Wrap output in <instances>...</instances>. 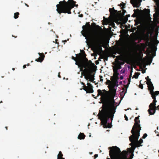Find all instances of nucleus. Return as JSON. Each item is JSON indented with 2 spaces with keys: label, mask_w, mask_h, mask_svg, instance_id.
Instances as JSON below:
<instances>
[{
  "label": "nucleus",
  "mask_w": 159,
  "mask_h": 159,
  "mask_svg": "<svg viewBox=\"0 0 159 159\" xmlns=\"http://www.w3.org/2000/svg\"><path fill=\"white\" fill-rule=\"evenodd\" d=\"M100 104L102 103L101 107L102 110L100 111V124L102 125L104 128H111L112 125L107 121L110 118L112 120L114 114L116 112V107L111 102L108 94L106 93L102 92L100 90Z\"/></svg>",
  "instance_id": "obj_1"
},
{
  "label": "nucleus",
  "mask_w": 159,
  "mask_h": 159,
  "mask_svg": "<svg viewBox=\"0 0 159 159\" xmlns=\"http://www.w3.org/2000/svg\"><path fill=\"white\" fill-rule=\"evenodd\" d=\"M89 23L87 22L82 28L85 34L89 35L91 45L95 57L97 55H99V26L94 22L91 25Z\"/></svg>",
  "instance_id": "obj_2"
},
{
  "label": "nucleus",
  "mask_w": 159,
  "mask_h": 159,
  "mask_svg": "<svg viewBox=\"0 0 159 159\" xmlns=\"http://www.w3.org/2000/svg\"><path fill=\"white\" fill-rule=\"evenodd\" d=\"M82 55L79 54L80 57L78 58V62L76 64L80 67L83 71V74L87 80L89 79L90 81L94 80V75L97 70V66L91 60L88 61L86 57V55L84 51Z\"/></svg>",
  "instance_id": "obj_3"
},
{
  "label": "nucleus",
  "mask_w": 159,
  "mask_h": 159,
  "mask_svg": "<svg viewBox=\"0 0 159 159\" xmlns=\"http://www.w3.org/2000/svg\"><path fill=\"white\" fill-rule=\"evenodd\" d=\"M76 2L73 0H68L67 2L65 0L60 1L59 4L56 5L57 11L58 13L61 14V13L71 14L70 10L75 5Z\"/></svg>",
  "instance_id": "obj_4"
},
{
  "label": "nucleus",
  "mask_w": 159,
  "mask_h": 159,
  "mask_svg": "<svg viewBox=\"0 0 159 159\" xmlns=\"http://www.w3.org/2000/svg\"><path fill=\"white\" fill-rule=\"evenodd\" d=\"M108 149L110 150L109 155L111 158H107V159H118L120 154L122 157L127 158V152L125 150L121 152L120 149L116 146L109 147Z\"/></svg>",
  "instance_id": "obj_5"
},
{
  "label": "nucleus",
  "mask_w": 159,
  "mask_h": 159,
  "mask_svg": "<svg viewBox=\"0 0 159 159\" xmlns=\"http://www.w3.org/2000/svg\"><path fill=\"white\" fill-rule=\"evenodd\" d=\"M132 135L129 137V141L131 142L132 141H134L135 142V146H134V149L136 147H139L142 146L141 144L143 143V140L141 139L139 141H138L139 137L140 136V132L139 134L137 133V132H134L133 133H131Z\"/></svg>",
  "instance_id": "obj_6"
},
{
  "label": "nucleus",
  "mask_w": 159,
  "mask_h": 159,
  "mask_svg": "<svg viewBox=\"0 0 159 159\" xmlns=\"http://www.w3.org/2000/svg\"><path fill=\"white\" fill-rule=\"evenodd\" d=\"M140 116L136 117L134 119L135 123L133 125L132 130L131 131V133H133L134 132H137V133L139 134L140 130L141 129V127L139 124L140 122L139 117Z\"/></svg>",
  "instance_id": "obj_7"
},
{
  "label": "nucleus",
  "mask_w": 159,
  "mask_h": 159,
  "mask_svg": "<svg viewBox=\"0 0 159 159\" xmlns=\"http://www.w3.org/2000/svg\"><path fill=\"white\" fill-rule=\"evenodd\" d=\"M102 30V27L100 26V59L101 58V56H103V53L104 51V50L103 51L102 47L105 48V49H107V48L108 46V43L106 41L102 42V41L101 35Z\"/></svg>",
  "instance_id": "obj_8"
},
{
  "label": "nucleus",
  "mask_w": 159,
  "mask_h": 159,
  "mask_svg": "<svg viewBox=\"0 0 159 159\" xmlns=\"http://www.w3.org/2000/svg\"><path fill=\"white\" fill-rule=\"evenodd\" d=\"M86 80H88V83H87V86H86L85 84L83 82H81V84L83 85V89L87 93H90L93 92V86L92 84L88 82L89 81L91 82L89 80V79Z\"/></svg>",
  "instance_id": "obj_9"
},
{
  "label": "nucleus",
  "mask_w": 159,
  "mask_h": 159,
  "mask_svg": "<svg viewBox=\"0 0 159 159\" xmlns=\"http://www.w3.org/2000/svg\"><path fill=\"white\" fill-rule=\"evenodd\" d=\"M156 102L154 104L153 102L151 103L149 105V109L148 110V111L150 115H152L155 114L156 110H159V105L157 106H156Z\"/></svg>",
  "instance_id": "obj_10"
},
{
  "label": "nucleus",
  "mask_w": 159,
  "mask_h": 159,
  "mask_svg": "<svg viewBox=\"0 0 159 159\" xmlns=\"http://www.w3.org/2000/svg\"><path fill=\"white\" fill-rule=\"evenodd\" d=\"M150 90V93L151 95L152 98L153 99V103L154 104L155 102H157V101L156 100V96L159 94V91H153V89L152 90L151 89H149Z\"/></svg>",
  "instance_id": "obj_11"
},
{
  "label": "nucleus",
  "mask_w": 159,
  "mask_h": 159,
  "mask_svg": "<svg viewBox=\"0 0 159 159\" xmlns=\"http://www.w3.org/2000/svg\"><path fill=\"white\" fill-rule=\"evenodd\" d=\"M103 57L107 59L108 57H111L114 58L116 56L112 54L111 52H109L107 49H104L103 53Z\"/></svg>",
  "instance_id": "obj_12"
},
{
  "label": "nucleus",
  "mask_w": 159,
  "mask_h": 159,
  "mask_svg": "<svg viewBox=\"0 0 159 159\" xmlns=\"http://www.w3.org/2000/svg\"><path fill=\"white\" fill-rule=\"evenodd\" d=\"M147 31L146 33L145 37H144L143 40H146L147 42V43L148 44H150V43L149 42V34L151 33V29L150 27L147 28Z\"/></svg>",
  "instance_id": "obj_13"
},
{
  "label": "nucleus",
  "mask_w": 159,
  "mask_h": 159,
  "mask_svg": "<svg viewBox=\"0 0 159 159\" xmlns=\"http://www.w3.org/2000/svg\"><path fill=\"white\" fill-rule=\"evenodd\" d=\"M109 11L110 12L111 15L113 17H116L117 15L118 14L120 13L121 11H118L117 10H115L114 9V7H113L112 8H110L109 9Z\"/></svg>",
  "instance_id": "obj_14"
},
{
  "label": "nucleus",
  "mask_w": 159,
  "mask_h": 159,
  "mask_svg": "<svg viewBox=\"0 0 159 159\" xmlns=\"http://www.w3.org/2000/svg\"><path fill=\"white\" fill-rule=\"evenodd\" d=\"M38 54L40 56V57H39L38 59H36L35 61L37 62H41L43 60L45 57V55H44L43 53H39Z\"/></svg>",
  "instance_id": "obj_15"
},
{
  "label": "nucleus",
  "mask_w": 159,
  "mask_h": 159,
  "mask_svg": "<svg viewBox=\"0 0 159 159\" xmlns=\"http://www.w3.org/2000/svg\"><path fill=\"white\" fill-rule=\"evenodd\" d=\"M147 82L146 83L148 85V89H154V87L153 86V84L151 81V79H149L148 80H147Z\"/></svg>",
  "instance_id": "obj_16"
},
{
  "label": "nucleus",
  "mask_w": 159,
  "mask_h": 159,
  "mask_svg": "<svg viewBox=\"0 0 159 159\" xmlns=\"http://www.w3.org/2000/svg\"><path fill=\"white\" fill-rule=\"evenodd\" d=\"M144 14L145 16L148 18H151L150 11L149 9H145L143 10Z\"/></svg>",
  "instance_id": "obj_17"
},
{
  "label": "nucleus",
  "mask_w": 159,
  "mask_h": 159,
  "mask_svg": "<svg viewBox=\"0 0 159 159\" xmlns=\"http://www.w3.org/2000/svg\"><path fill=\"white\" fill-rule=\"evenodd\" d=\"M103 20H102V24L104 25H107L110 22V20L107 18H105L104 16L103 17Z\"/></svg>",
  "instance_id": "obj_18"
},
{
  "label": "nucleus",
  "mask_w": 159,
  "mask_h": 159,
  "mask_svg": "<svg viewBox=\"0 0 159 159\" xmlns=\"http://www.w3.org/2000/svg\"><path fill=\"white\" fill-rule=\"evenodd\" d=\"M139 9L136 10L134 9V13L132 15V16L133 17H136L139 14Z\"/></svg>",
  "instance_id": "obj_19"
},
{
  "label": "nucleus",
  "mask_w": 159,
  "mask_h": 159,
  "mask_svg": "<svg viewBox=\"0 0 159 159\" xmlns=\"http://www.w3.org/2000/svg\"><path fill=\"white\" fill-rule=\"evenodd\" d=\"M85 137V135L83 133H80L79 134L78 138L79 139H84Z\"/></svg>",
  "instance_id": "obj_20"
},
{
  "label": "nucleus",
  "mask_w": 159,
  "mask_h": 159,
  "mask_svg": "<svg viewBox=\"0 0 159 159\" xmlns=\"http://www.w3.org/2000/svg\"><path fill=\"white\" fill-rule=\"evenodd\" d=\"M118 69L116 67L113 68V71L114 72V75L118 76L119 75V73L118 72Z\"/></svg>",
  "instance_id": "obj_21"
},
{
  "label": "nucleus",
  "mask_w": 159,
  "mask_h": 159,
  "mask_svg": "<svg viewBox=\"0 0 159 159\" xmlns=\"http://www.w3.org/2000/svg\"><path fill=\"white\" fill-rule=\"evenodd\" d=\"M126 88V91L125 92H124V90H125V88H123V90L121 92H120V95L121 96H124L125 94L126 93V91H127V87H125Z\"/></svg>",
  "instance_id": "obj_22"
},
{
  "label": "nucleus",
  "mask_w": 159,
  "mask_h": 159,
  "mask_svg": "<svg viewBox=\"0 0 159 159\" xmlns=\"http://www.w3.org/2000/svg\"><path fill=\"white\" fill-rule=\"evenodd\" d=\"M116 50L117 51V53L119 55L121 54L122 53V51H121L120 48H117L116 49Z\"/></svg>",
  "instance_id": "obj_23"
},
{
  "label": "nucleus",
  "mask_w": 159,
  "mask_h": 159,
  "mask_svg": "<svg viewBox=\"0 0 159 159\" xmlns=\"http://www.w3.org/2000/svg\"><path fill=\"white\" fill-rule=\"evenodd\" d=\"M63 156V154L61 151L59 152V153L57 155V159H59L60 158L62 157Z\"/></svg>",
  "instance_id": "obj_24"
},
{
  "label": "nucleus",
  "mask_w": 159,
  "mask_h": 159,
  "mask_svg": "<svg viewBox=\"0 0 159 159\" xmlns=\"http://www.w3.org/2000/svg\"><path fill=\"white\" fill-rule=\"evenodd\" d=\"M19 13L18 12H16L14 14V18L15 19H17L19 16Z\"/></svg>",
  "instance_id": "obj_25"
},
{
  "label": "nucleus",
  "mask_w": 159,
  "mask_h": 159,
  "mask_svg": "<svg viewBox=\"0 0 159 159\" xmlns=\"http://www.w3.org/2000/svg\"><path fill=\"white\" fill-rule=\"evenodd\" d=\"M119 6L121 7V9H122L125 8V4L123 3L120 4Z\"/></svg>",
  "instance_id": "obj_26"
},
{
  "label": "nucleus",
  "mask_w": 159,
  "mask_h": 159,
  "mask_svg": "<svg viewBox=\"0 0 159 159\" xmlns=\"http://www.w3.org/2000/svg\"><path fill=\"white\" fill-rule=\"evenodd\" d=\"M139 74L138 72H136L134 75V77L135 79H137L138 78Z\"/></svg>",
  "instance_id": "obj_27"
},
{
  "label": "nucleus",
  "mask_w": 159,
  "mask_h": 159,
  "mask_svg": "<svg viewBox=\"0 0 159 159\" xmlns=\"http://www.w3.org/2000/svg\"><path fill=\"white\" fill-rule=\"evenodd\" d=\"M111 91L113 94L115 95L116 92V90L114 89L113 87L111 89Z\"/></svg>",
  "instance_id": "obj_28"
},
{
  "label": "nucleus",
  "mask_w": 159,
  "mask_h": 159,
  "mask_svg": "<svg viewBox=\"0 0 159 159\" xmlns=\"http://www.w3.org/2000/svg\"><path fill=\"white\" fill-rule=\"evenodd\" d=\"M134 141H132V142H131V143H130L129 145L132 146V148L134 149V146H135V142H134Z\"/></svg>",
  "instance_id": "obj_29"
},
{
  "label": "nucleus",
  "mask_w": 159,
  "mask_h": 159,
  "mask_svg": "<svg viewBox=\"0 0 159 159\" xmlns=\"http://www.w3.org/2000/svg\"><path fill=\"white\" fill-rule=\"evenodd\" d=\"M128 81L129 83L127 85H125V87H127V88H128L129 84H130V77L129 78H128Z\"/></svg>",
  "instance_id": "obj_30"
},
{
  "label": "nucleus",
  "mask_w": 159,
  "mask_h": 159,
  "mask_svg": "<svg viewBox=\"0 0 159 159\" xmlns=\"http://www.w3.org/2000/svg\"><path fill=\"white\" fill-rule=\"evenodd\" d=\"M98 92V94H97V96L96 97H94V95H93V97H94V98H96L98 96H99V89L98 90H97Z\"/></svg>",
  "instance_id": "obj_31"
},
{
  "label": "nucleus",
  "mask_w": 159,
  "mask_h": 159,
  "mask_svg": "<svg viewBox=\"0 0 159 159\" xmlns=\"http://www.w3.org/2000/svg\"><path fill=\"white\" fill-rule=\"evenodd\" d=\"M141 80L140 81V84L139 85V87L140 88H141V89H143V85L141 84Z\"/></svg>",
  "instance_id": "obj_32"
},
{
  "label": "nucleus",
  "mask_w": 159,
  "mask_h": 159,
  "mask_svg": "<svg viewBox=\"0 0 159 159\" xmlns=\"http://www.w3.org/2000/svg\"><path fill=\"white\" fill-rule=\"evenodd\" d=\"M116 57V58L117 59L120 60H122V59L121 57H120V56H117Z\"/></svg>",
  "instance_id": "obj_33"
},
{
  "label": "nucleus",
  "mask_w": 159,
  "mask_h": 159,
  "mask_svg": "<svg viewBox=\"0 0 159 159\" xmlns=\"http://www.w3.org/2000/svg\"><path fill=\"white\" fill-rule=\"evenodd\" d=\"M110 25L112 27L115 28V24L114 22H111V24H110Z\"/></svg>",
  "instance_id": "obj_34"
},
{
  "label": "nucleus",
  "mask_w": 159,
  "mask_h": 159,
  "mask_svg": "<svg viewBox=\"0 0 159 159\" xmlns=\"http://www.w3.org/2000/svg\"><path fill=\"white\" fill-rule=\"evenodd\" d=\"M132 50V48H129L128 49V51H127V52L130 53L131 52Z\"/></svg>",
  "instance_id": "obj_35"
},
{
  "label": "nucleus",
  "mask_w": 159,
  "mask_h": 159,
  "mask_svg": "<svg viewBox=\"0 0 159 159\" xmlns=\"http://www.w3.org/2000/svg\"><path fill=\"white\" fill-rule=\"evenodd\" d=\"M126 12V10H124V9H123V10H122V12L121 13V15L122 16H124V14L125 12Z\"/></svg>",
  "instance_id": "obj_36"
},
{
  "label": "nucleus",
  "mask_w": 159,
  "mask_h": 159,
  "mask_svg": "<svg viewBox=\"0 0 159 159\" xmlns=\"http://www.w3.org/2000/svg\"><path fill=\"white\" fill-rule=\"evenodd\" d=\"M147 136V134L145 133L143 135V136L142 137V138L143 139H145V138Z\"/></svg>",
  "instance_id": "obj_37"
},
{
  "label": "nucleus",
  "mask_w": 159,
  "mask_h": 159,
  "mask_svg": "<svg viewBox=\"0 0 159 159\" xmlns=\"http://www.w3.org/2000/svg\"><path fill=\"white\" fill-rule=\"evenodd\" d=\"M99 57L98 58V60L95 61V63L96 65H98L99 64Z\"/></svg>",
  "instance_id": "obj_38"
},
{
  "label": "nucleus",
  "mask_w": 159,
  "mask_h": 159,
  "mask_svg": "<svg viewBox=\"0 0 159 159\" xmlns=\"http://www.w3.org/2000/svg\"><path fill=\"white\" fill-rule=\"evenodd\" d=\"M112 54H113L114 55H116L117 53V51L116 50H114L112 52H111Z\"/></svg>",
  "instance_id": "obj_39"
},
{
  "label": "nucleus",
  "mask_w": 159,
  "mask_h": 159,
  "mask_svg": "<svg viewBox=\"0 0 159 159\" xmlns=\"http://www.w3.org/2000/svg\"><path fill=\"white\" fill-rule=\"evenodd\" d=\"M125 120L127 121L128 120V118L126 116V115H125Z\"/></svg>",
  "instance_id": "obj_40"
},
{
  "label": "nucleus",
  "mask_w": 159,
  "mask_h": 159,
  "mask_svg": "<svg viewBox=\"0 0 159 159\" xmlns=\"http://www.w3.org/2000/svg\"><path fill=\"white\" fill-rule=\"evenodd\" d=\"M148 60L149 62V64H150L152 63V59H149Z\"/></svg>",
  "instance_id": "obj_41"
},
{
  "label": "nucleus",
  "mask_w": 159,
  "mask_h": 159,
  "mask_svg": "<svg viewBox=\"0 0 159 159\" xmlns=\"http://www.w3.org/2000/svg\"><path fill=\"white\" fill-rule=\"evenodd\" d=\"M102 76L100 75V81H102L103 79H102Z\"/></svg>",
  "instance_id": "obj_42"
},
{
  "label": "nucleus",
  "mask_w": 159,
  "mask_h": 159,
  "mask_svg": "<svg viewBox=\"0 0 159 159\" xmlns=\"http://www.w3.org/2000/svg\"><path fill=\"white\" fill-rule=\"evenodd\" d=\"M130 16V15L129 14H128V15H127L126 16V17H127V20H128V17H129Z\"/></svg>",
  "instance_id": "obj_43"
},
{
  "label": "nucleus",
  "mask_w": 159,
  "mask_h": 159,
  "mask_svg": "<svg viewBox=\"0 0 159 159\" xmlns=\"http://www.w3.org/2000/svg\"><path fill=\"white\" fill-rule=\"evenodd\" d=\"M97 116L98 117V119H99V111L98 112V114Z\"/></svg>",
  "instance_id": "obj_44"
},
{
  "label": "nucleus",
  "mask_w": 159,
  "mask_h": 159,
  "mask_svg": "<svg viewBox=\"0 0 159 159\" xmlns=\"http://www.w3.org/2000/svg\"><path fill=\"white\" fill-rule=\"evenodd\" d=\"M98 154H95L94 155V157H95V158H96L98 157Z\"/></svg>",
  "instance_id": "obj_45"
},
{
  "label": "nucleus",
  "mask_w": 159,
  "mask_h": 159,
  "mask_svg": "<svg viewBox=\"0 0 159 159\" xmlns=\"http://www.w3.org/2000/svg\"><path fill=\"white\" fill-rule=\"evenodd\" d=\"M126 158H125L124 157H121V158H120V157L118 159H126Z\"/></svg>",
  "instance_id": "obj_46"
},
{
  "label": "nucleus",
  "mask_w": 159,
  "mask_h": 159,
  "mask_svg": "<svg viewBox=\"0 0 159 159\" xmlns=\"http://www.w3.org/2000/svg\"><path fill=\"white\" fill-rule=\"evenodd\" d=\"M26 65H24L23 66V68L24 69L26 67Z\"/></svg>",
  "instance_id": "obj_47"
},
{
  "label": "nucleus",
  "mask_w": 159,
  "mask_h": 159,
  "mask_svg": "<svg viewBox=\"0 0 159 159\" xmlns=\"http://www.w3.org/2000/svg\"><path fill=\"white\" fill-rule=\"evenodd\" d=\"M149 79V76H147L146 77L145 79L146 80H148V79Z\"/></svg>",
  "instance_id": "obj_48"
},
{
  "label": "nucleus",
  "mask_w": 159,
  "mask_h": 159,
  "mask_svg": "<svg viewBox=\"0 0 159 159\" xmlns=\"http://www.w3.org/2000/svg\"><path fill=\"white\" fill-rule=\"evenodd\" d=\"M58 77L60 78H61V75H60V73H59V74H58Z\"/></svg>",
  "instance_id": "obj_49"
},
{
  "label": "nucleus",
  "mask_w": 159,
  "mask_h": 159,
  "mask_svg": "<svg viewBox=\"0 0 159 159\" xmlns=\"http://www.w3.org/2000/svg\"><path fill=\"white\" fill-rule=\"evenodd\" d=\"M155 132L156 134H159V133H158V132L156 130L155 131Z\"/></svg>",
  "instance_id": "obj_50"
},
{
  "label": "nucleus",
  "mask_w": 159,
  "mask_h": 159,
  "mask_svg": "<svg viewBox=\"0 0 159 159\" xmlns=\"http://www.w3.org/2000/svg\"><path fill=\"white\" fill-rule=\"evenodd\" d=\"M72 59L74 60H75V57H74L72 56Z\"/></svg>",
  "instance_id": "obj_51"
},
{
  "label": "nucleus",
  "mask_w": 159,
  "mask_h": 159,
  "mask_svg": "<svg viewBox=\"0 0 159 159\" xmlns=\"http://www.w3.org/2000/svg\"><path fill=\"white\" fill-rule=\"evenodd\" d=\"M25 6H26L27 7H29V6L28 4H27L26 3H25Z\"/></svg>",
  "instance_id": "obj_52"
},
{
  "label": "nucleus",
  "mask_w": 159,
  "mask_h": 159,
  "mask_svg": "<svg viewBox=\"0 0 159 159\" xmlns=\"http://www.w3.org/2000/svg\"><path fill=\"white\" fill-rule=\"evenodd\" d=\"M120 79L121 80H122L123 79V77L122 76H120Z\"/></svg>",
  "instance_id": "obj_53"
},
{
  "label": "nucleus",
  "mask_w": 159,
  "mask_h": 159,
  "mask_svg": "<svg viewBox=\"0 0 159 159\" xmlns=\"http://www.w3.org/2000/svg\"><path fill=\"white\" fill-rule=\"evenodd\" d=\"M124 64V62H121L120 63V64L121 65H123Z\"/></svg>",
  "instance_id": "obj_54"
},
{
  "label": "nucleus",
  "mask_w": 159,
  "mask_h": 159,
  "mask_svg": "<svg viewBox=\"0 0 159 159\" xmlns=\"http://www.w3.org/2000/svg\"><path fill=\"white\" fill-rule=\"evenodd\" d=\"M156 48V47H155L154 46H153V47H152V48L154 49V48Z\"/></svg>",
  "instance_id": "obj_55"
},
{
  "label": "nucleus",
  "mask_w": 159,
  "mask_h": 159,
  "mask_svg": "<svg viewBox=\"0 0 159 159\" xmlns=\"http://www.w3.org/2000/svg\"><path fill=\"white\" fill-rule=\"evenodd\" d=\"M141 39H140V40H139V42H138V43H140V42L141 41Z\"/></svg>",
  "instance_id": "obj_56"
},
{
  "label": "nucleus",
  "mask_w": 159,
  "mask_h": 159,
  "mask_svg": "<svg viewBox=\"0 0 159 159\" xmlns=\"http://www.w3.org/2000/svg\"><path fill=\"white\" fill-rule=\"evenodd\" d=\"M145 72V71H142V73H144Z\"/></svg>",
  "instance_id": "obj_57"
},
{
  "label": "nucleus",
  "mask_w": 159,
  "mask_h": 159,
  "mask_svg": "<svg viewBox=\"0 0 159 159\" xmlns=\"http://www.w3.org/2000/svg\"><path fill=\"white\" fill-rule=\"evenodd\" d=\"M12 36L13 37H14L15 38H16L17 37V36H14L13 35H12Z\"/></svg>",
  "instance_id": "obj_58"
},
{
  "label": "nucleus",
  "mask_w": 159,
  "mask_h": 159,
  "mask_svg": "<svg viewBox=\"0 0 159 159\" xmlns=\"http://www.w3.org/2000/svg\"><path fill=\"white\" fill-rule=\"evenodd\" d=\"M65 43H66V42L67 41L66 40H65L63 41Z\"/></svg>",
  "instance_id": "obj_59"
},
{
  "label": "nucleus",
  "mask_w": 159,
  "mask_h": 159,
  "mask_svg": "<svg viewBox=\"0 0 159 159\" xmlns=\"http://www.w3.org/2000/svg\"><path fill=\"white\" fill-rule=\"evenodd\" d=\"M12 70H15V68H12Z\"/></svg>",
  "instance_id": "obj_60"
},
{
  "label": "nucleus",
  "mask_w": 159,
  "mask_h": 159,
  "mask_svg": "<svg viewBox=\"0 0 159 159\" xmlns=\"http://www.w3.org/2000/svg\"><path fill=\"white\" fill-rule=\"evenodd\" d=\"M157 136H159V134H157Z\"/></svg>",
  "instance_id": "obj_61"
},
{
  "label": "nucleus",
  "mask_w": 159,
  "mask_h": 159,
  "mask_svg": "<svg viewBox=\"0 0 159 159\" xmlns=\"http://www.w3.org/2000/svg\"><path fill=\"white\" fill-rule=\"evenodd\" d=\"M5 128H6V129L7 130V127H5Z\"/></svg>",
  "instance_id": "obj_62"
},
{
  "label": "nucleus",
  "mask_w": 159,
  "mask_h": 159,
  "mask_svg": "<svg viewBox=\"0 0 159 159\" xmlns=\"http://www.w3.org/2000/svg\"><path fill=\"white\" fill-rule=\"evenodd\" d=\"M2 101H1L0 102V103H2Z\"/></svg>",
  "instance_id": "obj_63"
},
{
  "label": "nucleus",
  "mask_w": 159,
  "mask_h": 159,
  "mask_svg": "<svg viewBox=\"0 0 159 159\" xmlns=\"http://www.w3.org/2000/svg\"><path fill=\"white\" fill-rule=\"evenodd\" d=\"M30 65V64L29 63H28V64H27V66H29Z\"/></svg>",
  "instance_id": "obj_64"
}]
</instances>
